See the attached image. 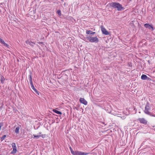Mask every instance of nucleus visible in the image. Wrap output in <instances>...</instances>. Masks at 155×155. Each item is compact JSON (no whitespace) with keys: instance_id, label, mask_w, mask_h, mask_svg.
I'll use <instances>...</instances> for the list:
<instances>
[{"instance_id":"nucleus-1","label":"nucleus","mask_w":155,"mask_h":155,"mask_svg":"<svg viewBox=\"0 0 155 155\" xmlns=\"http://www.w3.org/2000/svg\"><path fill=\"white\" fill-rule=\"evenodd\" d=\"M110 5L114 8H117L118 11H121L124 9V8L122 5L118 2H115L110 3Z\"/></svg>"},{"instance_id":"nucleus-2","label":"nucleus","mask_w":155,"mask_h":155,"mask_svg":"<svg viewBox=\"0 0 155 155\" xmlns=\"http://www.w3.org/2000/svg\"><path fill=\"white\" fill-rule=\"evenodd\" d=\"M150 110V107H149V103L148 102L147 103L146 106L145 107V110L144 111V113L150 115L151 116L155 117V115L153 114L152 113L150 112L149 110Z\"/></svg>"},{"instance_id":"nucleus-3","label":"nucleus","mask_w":155,"mask_h":155,"mask_svg":"<svg viewBox=\"0 0 155 155\" xmlns=\"http://www.w3.org/2000/svg\"><path fill=\"white\" fill-rule=\"evenodd\" d=\"M87 40L91 42L97 43L99 42V39L97 37H93L91 36H89L86 38Z\"/></svg>"},{"instance_id":"nucleus-4","label":"nucleus","mask_w":155,"mask_h":155,"mask_svg":"<svg viewBox=\"0 0 155 155\" xmlns=\"http://www.w3.org/2000/svg\"><path fill=\"white\" fill-rule=\"evenodd\" d=\"M89 154V153L87 152H84L78 150H76L74 151L73 155H87Z\"/></svg>"},{"instance_id":"nucleus-5","label":"nucleus","mask_w":155,"mask_h":155,"mask_svg":"<svg viewBox=\"0 0 155 155\" xmlns=\"http://www.w3.org/2000/svg\"><path fill=\"white\" fill-rule=\"evenodd\" d=\"M12 145L13 148V150L11 152V153L12 154H15L17 152V148L16 146L15 143H13L12 144Z\"/></svg>"},{"instance_id":"nucleus-6","label":"nucleus","mask_w":155,"mask_h":155,"mask_svg":"<svg viewBox=\"0 0 155 155\" xmlns=\"http://www.w3.org/2000/svg\"><path fill=\"white\" fill-rule=\"evenodd\" d=\"M101 29L102 33L105 35H110V32H108L104 27L102 25L101 26Z\"/></svg>"},{"instance_id":"nucleus-7","label":"nucleus","mask_w":155,"mask_h":155,"mask_svg":"<svg viewBox=\"0 0 155 155\" xmlns=\"http://www.w3.org/2000/svg\"><path fill=\"white\" fill-rule=\"evenodd\" d=\"M144 27L149 29L153 31L154 29V28L152 25H150L149 24L146 23L144 25Z\"/></svg>"},{"instance_id":"nucleus-8","label":"nucleus","mask_w":155,"mask_h":155,"mask_svg":"<svg viewBox=\"0 0 155 155\" xmlns=\"http://www.w3.org/2000/svg\"><path fill=\"white\" fill-rule=\"evenodd\" d=\"M140 122L142 124L146 125L147 123V121L144 118H139L137 120Z\"/></svg>"},{"instance_id":"nucleus-9","label":"nucleus","mask_w":155,"mask_h":155,"mask_svg":"<svg viewBox=\"0 0 155 155\" xmlns=\"http://www.w3.org/2000/svg\"><path fill=\"white\" fill-rule=\"evenodd\" d=\"M79 101L81 103L85 105H87V101L84 98H80L79 99Z\"/></svg>"},{"instance_id":"nucleus-10","label":"nucleus","mask_w":155,"mask_h":155,"mask_svg":"<svg viewBox=\"0 0 155 155\" xmlns=\"http://www.w3.org/2000/svg\"><path fill=\"white\" fill-rule=\"evenodd\" d=\"M25 42L27 45H29L31 47H34L35 43L31 41H29L28 40L26 41Z\"/></svg>"},{"instance_id":"nucleus-11","label":"nucleus","mask_w":155,"mask_h":155,"mask_svg":"<svg viewBox=\"0 0 155 155\" xmlns=\"http://www.w3.org/2000/svg\"><path fill=\"white\" fill-rule=\"evenodd\" d=\"M0 42L5 47H8V45L6 43L4 40L0 38Z\"/></svg>"},{"instance_id":"nucleus-12","label":"nucleus","mask_w":155,"mask_h":155,"mask_svg":"<svg viewBox=\"0 0 155 155\" xmlns=\"http://www.w3.org/2000/svg\"><path fill=\"white\" fill-rule=\"evenodd\" d=\"M86 33L87 34L94 35L95 33V32H92L91 30H87Z\"/></svg>"},{"instance_id":"nucleus-13","label":"nucleus","mask_w":155,"mask_h":155,"mask_svg":"<svg viewBox=\"0 0 155 155\" xmlns=\"http://www.w3.org/2000/svg\"><path fill=\"white\" fill-rule=\"evenodd\" d=\"M31 87L37 94H38V95H39V93L37 91V89L35 88L34 85L32 86Z\"/></svg>"},{"instance_id":"nucleus-14","label":"nucleus","mask_w":155,"mask_h":155,"mask_svg":"<svg viewBox=\"0 0 155 155\" xmlns=\"http://www.w3.org/2000/svg\"><path fill=\"white\" fill-rule=\"evenodd\" d=\"M53 111L57 114H60V115L62 114V113L61 111H59L56 109H53Z\"/></svg>"},{"instance_id":"nucleus-15","label":"nucleus","mask_w":155,"mask_h":155,"mask_svg":"<svg viewBox=\"0 0 155 155\" xmlns=\"http://www.w3.org/2000/svg\"><path fill=\"white\" fill-rule=\"evenodd\" d=\"M20 129V127L18 126L17 127L15 130V132L16 134H18L19 133V130Z\"/></svg>"},{"instance_id":"nucleus-16","label":"nucleus","mask_w":155,"mask_h":155,"mask_svg":"<svg viewBox=\"0 0 155 155\" xmlns=\"http://www.w3.org/2000/svg\"><path fill=\"white\" fill-rule=\"evenodd\" d=\"M147 78V76L145 74H142L141 76V79L143 80H146Z\"/></svg>"},{"instance_id":"nucleus-17","label":"nucleus","mask_w":155,"mask_h":155,"mask_svg":"<svg viewBox=\"0 0 155 155\" xmlns=\"http://www.w3.org/2000/svg\"><path fill=\"white\" fill-rule=\"evenodd\" d=\"M5 80V79L4 77L2 75L1 76V83L3 84L4 83V81Z\"/></svg>"},{"instance_id":"nucleus-18","label":"nucleus","mask_w":155,"mask_h":155,"mask_svg":"<svg viewBox=\"0 0 155 155\" xmlns=\"http://www.w3.org/2000/svg\"><path fill=\"white\" fill-rule=\"evenodd\" d=\"M28 79L30 81L32 80V73L31 72H30L29 73V74L28 75Z\"/></svg>"},{"instance_id":"nucleus-19","label":"nucleus","mask_w":155,"mask_h":155,"mask_svg":"<svg viewBox=\"0 0 155 155\" xmlns=\"http://www.w3.org/2000/svg\"><path fill=\"white\" fill-rule=\"evenodd\" d=\"M6 136V135H5L3 136L1 138V141H2L3 140H4L5 139Z\"/></svg>"},{"instance_id":"nucleus-20","label":"nucleus","mask_w":155,"mask_h":155,"mask_svg":"<svg viewBox=\"0 0 155 155\" xmlns=\"http://www.w3.org/2000/svg\"><path fill=\"white\" fill-rule=\"evenodd\" d=\"M70 150L71 151V153L73 155V154L74 153V152L75 151H74L71 148V147H70Z\"/></svg>"},{"instance_id":"nucleus-21","label":"nucleus","mask_w":155,"mask_h":155,"mask_svg":"<svg viewBox=\"0 0 155 155\" xmlns=\"http://www.w3.org/2000/svg\"><path fill=\"white\" fill-rule=\"evenodd\" d=\"M57 12L58 15H59V16H61V12L60 10H58L57 11Z\"/></svg>"},{"instance_id":"nucleus-22","label":"nucleus","mask_w":155,"mask_h":155,"mask_svg":"<svg viewBox=\"0 0 155 155\" xmlns=\"http://www.w3.org/2000/svg\"><path fill=\"white\" fill-rule=\"evenodd\" d=\"M34 136V137L35 138H38L40 137V135H33Z\"/></svg>"},{"instance_id":"nucleus-23","label":"nucleus","mask_w":155,"mask_h":155,"mask_svg":"<svg viewBox=\"0 0 155 155\" xmlns=\"http://www.w3.org/2000/svg\"><path fill=\"white\" fill-rule=\"evenodd\" d=\"M30 83L31 86V87L32 86H33L34 85L33 84L32 81V80L30 81Z\"/></svg>"},{"instance_id":"nucleus-24","label":"nucleus","mask_w":155,"mask_h":155,"mask_svg":"<svg viewBox=\"0 0 155 155\" xmlns=\"http://www.w3.org/2000/svg\"><path fill=\"white\" fill-rule=\"evenodd\" d=\"M39 135L40 136V137H42L43 138H44L45 136V134H42L41 135Z\"/></svg>"},{"instance_id":"nucleus-25","label":"nucleus","mask_w":155,"mask_h":155,"mask_svg":"<svg viewBox=\"0 0 155 155\" xmlns=\"http://www.w3.org/2000/svg\"><path fill=\"white\" fill-rule=\"evenodd\" d=\"M146 80H147V81H150L151 80V79L150 78L148 77H147V79H146Z\"/></svg>"},{"instance_id":"nucleus-26","label":"nucleus","mask_w":155,"mask_h":155,"mask_svg":"<svg viewBox=\"0 0 155 155\" xmlns=\"http://www.w3.org/2000/svg\"><path fill=\"white\" fill-rule=\"evenodd\" d=\"M38 43L40 45L41 44H43V42H39Z\"/></svg>"},{"instance_id":"nucleus-27","label":"nucleus","mask_w":155,"mask_h":155,"mask_svg":"<svg viewBox=\"0 0 155 155\" xmlns=\"http://www.w3.org/2000/svg\"><path fill=\"white\" fill-rule=\"evenodd\" d=\"M41 134V132H40L39 133V134Z\"/></svg>"},{"instance_id":"nucleus-28","label":"nucleus","mask_w":155,"mask_h":155,"mask_svg":"<svg viewBox=\"0 0 155 155\" xmlns=\"http://www.w3.org/2000/svg\"><path fill=\"white\" fill-rule=\"evenodd\" d=\"M38 127H39L37 128V129H38Z\"/></svg>"},{"instance_id":"nucleus-29","label":"nucleus","mask_w":155,"mask_h":155,"mask_svg":"<svg viewBox=\"0 0 155 155\" xmlns=\"http://www.w3.org/2000/svg\"><path fill=\"white\" fill-rule=\"evenodd\" d=\"M148 61L149 62H150L149 61Z\"/></svg>"}]
</instances>
